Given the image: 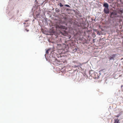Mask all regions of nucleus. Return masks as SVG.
<instances>
[{"instance_id": "1", "label": "nucleus", "mask_w": 123, "mask_h": 123, "mask_svg": "<svg viewBox=\"0 0 123 123\" xmlns=\"http://www.w3.org/2000/svg\"><path fill=\"white\" fill-rule=\"evenodd\" d=\"M67 63V62L66 60L62 61V60H61L60 61H59L57 59H55L53 62V64L56 65L63 64H65Z\"/></svg>"}, {"instance_id": "2", "label": "nucleus", "mask_w": 123, "mask_h": 123, "mask_svg": "<svg viewBox=\"0 0 123 123\" xmlns=\"http://www.w3.org/2000/svg\"><path fill=\"white\" fill-rule=\"evenodd\" d=\"M116 17H118L119 16H117V12L116 10H114L111 13L110 17L111 18H113Z\"/></svg>"}, {"instance_id": "3", "label": "nucleus", "mask_w": 123, "mask_h": 123, "mask_svg": "<svg viewBox=\"0 0 123 123\" xmlns=\"http://www.w3.org/2000/svg\"><path fill=\"white\" fill-rule=\"evenodd\" d=\"M56 28L57 29H58V28H59L65 30L67 29V28L65 26L62 25H57L56 26Z\"/></svg>"}, {"instance_id": "4", "label": "nucleus", "mask_w": 123, "mask_h": 123, "mask_svg": "<svg viewBox=\"0 0 123 123\" xmlns=\"http://www.w3.org/2000/svg\"><path fill=\"white\" fill-rule=\"evenodd\" d=\"M89 74L90 76L92 77H94L95 76V72L93 70H90L89 71Z\"/></svg>"}, {"instance_id": "5", "label": "nucleus", "mask_w": 123, "mask_h": 123, "mask_svg": "<svg viewBox=\"0 0 123 123\" xmlns=\"http://www.w3.org/2000/svg\"><path fill=\"white\" fill-rule=\"evenodd\" d=\"M117 55L116 54H114L112 55L111 56H110L109 57V59L110 60H114V59L115 58V57Z\"/></svg>"}, {"instance_id": "6", "label": "nucleus", "mask_w": 123, "mask_h": 123, "mask_svg": "<svg viewBox=\"0 0 123 123\" xmlns=\"http://www.w3.org/2000/svg\"><path fill=\"white\" fill-rule=\"evenodd\" d=\"M117 12V14L118 13L119 14L121 15L123 13V10L121 9H118L116 11Z\"/></svg>"}, {"instance_id": "7", "label": "nucleus", "mask_w": 123, "mask_h": 123, "mask_svg": "<svg viewBox=\"0 0 123 123\" xmlns=\"http://www.w3.org/2000/svg\"><path fill=\"white\" fill-rule=\"evenodd\" d=\"M104 12L106 14L109 13V11L108 8H105L104 9Z\"/></svg>"}, {"instance_id": "8", "label": "nucleus", "mask_w": 123, "mask_h": 123, "mask_svg": "<svg viewBox=\"0 0 123 123\" xmlns=\"http://www.w3.org/2000/svg\"><path fill=\"white\" fill-rule=\"evenodd\" d=\"M114 123H120L119 120L118 119H114Z\"/></svg>"}, {"instance_id": "9", "label": "nucleus", "mask_w": 123, "mask_h": 123, "mask_svg": "<svg viewBox=\"0 0 123 123\" xmlns=\"http://www.w3.org/2000/svg\"><path fill=\"white\" fill-rule=\"evenodd\" d=\"M103 6L105 7V8H108V5L107 3H104L103 5Z\"/></svg>"}, {"instance_id": "10", "label": "nucleus", "mask_w": 123, "mask_h": 123, "mask_svg": "<svg viewBox=\"0 0 123 123\" xmlns=\"http://www.w3.org/2000/svg\"><path fill=\"white\" fill-rule=\"evenodd\" d=\"M50 50L49 49H48L46 51V54H48L49 53V51Z\"/></svg>"}, {"instance_id": "11", "label": "nucleus", "mask_w": 123, "mask_h": 123, "mask_svg": "<svg viewBox=\"0 0 123 123\" xmlns=\"http://www.w3.org/2000/svg\"><path fill=\"white\" fill-rule=\"evenodd\" d=\"M60 7H62L63 6V5L61 3H60Z\"/></svg>"}, {"instance_id": "12", "label": "nucleus", "mask_w": 123, "mask_h": 123, "mask_svg": "<svg viewBox=\"0 0 123 123\" xmlns=\"http://www.w3.org/2000/svg\"><path fill=\"white\" fill-rule=\"evenodd\" d=\"M65 6H67V7H70V6L69 5H65Z\"/></svg>"}, {"instance_id": "13", "label": "nucleus", "mask_w": 123, "mask_h": 123, "mask_svg": "<svg viewBox=\"0 0 123 123\" xmlns=\"http://www.w3.org/2000/svg\"><path fill=\"white\" fill-rule=\"evenodd\" d=\"M25 30H26V31H29V30H27L26 29H25Z\"/></svg>"}, {"instance_id": "14", "label": "nucleus", "mask_w": 123, "mask_h": 123, "mask_svg": "<svg viewBox=\"0 0 123 123\" xmlns=\"http://www.w3.org/2000/svg\"><path fill=\"white\" fill-rule=\"evenodd\" d=\"M61 34H62V35H64V34H63V33H62V32H61Z\"/></svg>"}, {"instance_id": "15", "label": "nucleus", "mask_w": 123, "mask_h": 123, "mask_svg": "<svg viewBox=\"0 0 123 123\" xmlns=\"http://www.w3.org/2000/svg\"><path fill=\"white\" fill-rule=\"evenodd\" d=\"M64 32H65V33H66V32H65V31H64Z\"/></svg>"}]
</instances>
